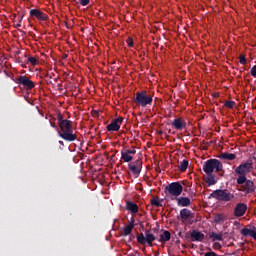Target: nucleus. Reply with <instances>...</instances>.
Returning <instances> with one entry per match:
<instances>
[{
	"instance_id": "1",
	"label": "nucleus",
	"mask_w": 256,
	"mask_h": 256,
	"mask_svg": "<svg viewBox=\"0 0 256 256\" xmlns=\"http://www.w3.org/2000/svg\"><path fill=\"white\" fill-rule=\"evenodd\" d=\"M203 171L206 173L205 181L209 187L217 184V178L213 172L220 173L223 171V163L217 159H209L203 164Z\"/></svg>"
},
{
	"instance_id": "2",
	"label": "nucleus",
	"mask_w": 256,
	"mask_h": 256,
	"mask_svg": "<svg viewBox=\"0 0 256 256\" xmlns=\"http://www.w3.org/2000/svg\"><path fill=\"white\" fill-rule=\"evenodd\" d=\"M58 135L64 141L68 143H73L77 141V135L73 131V121L66 120V122L58 125Z\"/></svg>"
},
{
	"instance_id": "3",
	"label": "nucleus",
	"mask_w": 256,
	"mask_h": 256,
	"mask_svg": "<svg viewBox=\"0 0 256 256\" xmlns=\"http://www.w3.org/2000/svg\"><path fill=\"white\" fill-rule=\"evenodd\" d=\"M253 169V161L248 160L245 163L240 164L236 169L235 173L238 176L237 178V184L238 185H243L246 181L247 178V173H251V170Z\"/></svg>"
},
{
	"instance_id": "4",
	"label": "nucleus",
	"mask_w": 256,
	"mask_h": 256,
	"mask_svg": "<svg viewBox=\"0 0 256 256\" xmlns=\"http://www.w3.org/2000/svg\"><path fill=\"white\" fill-rule=\"evenodd\" d=\"M210 198L216 199V201H224V203H229L235 199V194L231 193L229 189H217L212 191Z\"/></svg>"
},
{
	"instance_id": "5",
	"label": "nucleus",
	"mask_w": 256,
	"mask_h": 256,
	"mask_svg": "<svg viewBox=\"0 0 256 256\" xmlns=\"http://www.w3.org/2000/svg\"><path fill=\"white\" fill-rule=\"evenodd\" d=\"M134 103L140 107H149L153 104V96L148 95L147 91L137 92L134 98Z\"/></svg>"
},
{
	"instance_id": "6",
	"label": "nucleus",
	"mask_w": 256,
	"mask_h": 256,
	"mask_svg": "<svg viewBox=\"0 0 256 256\" xmlns=\"http://www.w3.org/2000/svg\"><path fill=\"white\" fill-rule=\"evenodd\" d=\"M164 193L168 197L171 195L177 199L183 193V185H181V182H172L164 188Z\"/></svg>"
},
{
	"instance_id": "7",
	"label": "nucleus",
	"mask_w": 256,
	"mask_h": 256,
	"mask_svg": "<svg viewBox=\"0 0 256 256\" xmlns=\"http://www.w3.org/2000/svg\"><path fill=\"white\" fill-rule=\"evenodd\" d=\"M157 237L155 234L151 233V230H145V233H140L137 236V241L140 245H145L147 243L148 247H153V241H156Z\"/></svg>"
},
{
	"instance_id": "8",
	"label": "nucleus",
	"mask_w": 256,
	"mask_h": 256,
	"mask_svg": "<svg viewBox=\"0 0 256 256\" xmlns=\"http://www.w3.org/2000/svg\"><path fill=\"white\" fill-rule=\"evenodd\" d=\"M17 85H22L25 89L31 90L35 88V83L25 75H21L13 79Z\"/></svg>"
},
{
	"instance_id": "9",
	"label": "nucleus",
	"mask_w": 256,
	"mask_h": 256,
	"mask_svg": "<svg viewBox=\"0 0 256 256\" xmlns=\"http://www.w3.org/2000/svg\"><path fill=\"white\" fill-rule=\"evenodd\" d=\"M30 17L38 21H49V15L39 9H30Z\"/></svg>"
},
{
	"instance_id": "10",
	"label": "nucleus",
	"mask_w": 256,
	"mask_h": 256,
	"mask_svg": "<svg viewBox=\"0 0 256 256\" xmlns=\"http://www.w3.org/2000/svg\"><path fill=\"white\" fill-rule=\"evenodd\" d=\"M128 169L133 173V175H135V177H138L141 175V169H143V161L138 159L134 162V164L130 163L128 165Z\"/></svg>"
},
{
	"instance_id": "11",
	"label": "nucleus",
	"mask_w": 256,
	"mask_h": 256,
	"mask_svg": "<svg viewBox=\"0 0 256 256\" xmlns=\"http://www.w3.org/2000/svg\"><path fill=\"white\" fill-rule=\"evenodd\" d=\"M121 125H123V117H118L111 121L110 124L106 126L107 131H119L121 129Z\"/></svg>"
},
{
	"instance_id": "12",
	"label": "nucleus",
	"mask_w": 256,
	"mask_h": 256,
	"mask_svg": "<svg viewBox=\"0 0 256 256\" xmlns=\"http://www.w3.org/2000/svg\"><path fill=\"white\" fill-rule=\"evenodd\" d=\"M246 213H247V204L242 202L236 204L233 212L234 217H237V218L243 217V215H245Z\"/></svg>"
},
{
	"instance_id": "13",
	"label": "nucleus",
	"mask_w": 256,
	"mask_h": 256,
	"mask_svg": "<svg viewBox=\"0 0 256 256\" xmlns=\"http://www.w3.org/2000/svg\"><path fill=\"white\" fill-rule=\"evenodd\" d=\"M241 235L243 237H252L256 241V227L248 225L246 228H242L240 230Z\"/></svg>"
},
{
	"instance_id": "14",
	"label": "nucleus",
	"mask_w": 256,
	"mask_h": 256,
	"mask_svg": "<svg viewBox=\"0 0 256 256\" xmlns=\"http://www.w3.org/2000/svg\"><path fill=\"white\" fill-rule=\"evenodd\" d=\"M180 219L182 223H187L189 219H195V214L191 210L183 208L180 210Z\"/></svg>"
},
{
	"instance_id": "15",
	"label": "nucleus",
	"mask_w": 256,
	"mask_h": 256,
	"mask_svg": "<svg viewBox=\"0 0 256 256\" xmlns=\"http://www.w3.org/2000/svg\"><path fill=\"white\" fill-rule=\"evenodd\" d=\"M171 126L176 129V131H183V129L187 128V122H185L182 118H175L171 122Z\"/></svg>"
},
{
	"instance_id": "16",
	"label": "nucleus",
	"mask_w": 256,
	"mask_h": 256,
	"mask_svg": "<svg viewBox=\"0 0 256 256\" xmlns=\"http://www.w3.org/2000/svg\"><path fill=\"white\" fill-rule=\"evenodd\" d=\"M137 153L136 150H129L126 149L124 151H121V159L124 161V163H130V161H133V155Z\"/></svg>"
},
{
	"instance_id": "17",
	"label": "nucleus",
	"mask_w": 256,
	"mask_h": 256,
	"mask_svg": "<svg viewBox=\"0 0 256 256\" xmlns=\"http://www.w3.org/2000/svg\"><path fill=\"white\" fill-rule=\"evenodd\" d=\"M242 191H244V193H255V183L251 180H247L243 183L242 186Z\"/></svg>"
},
{
	"instance_id": "18",
	"label": "nucleus",
	"mask_w": 256,
	"mask_h": 256,
	"mask_svg": "<svg viewBox=\"0 0 256 256\" xmlns=\"http://www.w3.org/2000/svg\"><path fill=\"white\" fill-rule=\"evenodd\" d=\"M190 239L191 241L201 242L203 241V239H205V234H203V232H200L199 230H193L190 233Z\"/></svg>"
},
{
	"instance_id": "19",
	"label": "nucleus",
	"mask_w": 256,
	"mask_h": 256,
	"mask_svg": "<svg viewBox=\"0 0 256 256\" xmlns=\"http://www.w3.org/2000/svg\"><path fill=\"white\" fill-rule=\"evenodd\" d=\"M126 211H130L132 215H137L139 213V206L131 201H126Z\"/></svg>"
},
{
	"instance_id": "20",
	"label": "nucleus",
	"mask_w": 256,
	"mask_h": 256,
	"mask_svg": "<svg viewBox=\"0 0 256 256\" xmlns=\"http://www.w3.org/2000/svg\"><path fill=\"white\" fill-rule=\"evenodd\" d=\"M175 199L178 207H189V205H191V199H189V197H180Z\"/></svg>"
},
{
	"instance_id": "21",
	"label": "nucleus",
	"mask_w": 256,
	"mask_h": 256,
	"mask_svg": "<svg viewBox=\"0 0 256 256\" xmlns=\"http://www.w3.org/2000/svg\"><path fill=\"white\" fill-rule=\"evenodd\" d=\"M135 228V222L131 221L129 225H126L122 231V236L127 237L128 235H131L133 232V229Z\"/></svg>"
},
{
	"instance_id": "22",
	"label": "nucleus",
	"mask_w": 256,
	"mask_h": 256,
	"mask_svg": "<svg viewBox=\"0 0 256 256\" xmlns=\"http://www.w3.org/2000/svg\"><path fill=\"white\" fill-rule=\"evenodd\" d=\"M218 159H225L226 161H235V159H237V155L233 153L224 152L218 156Z\"/></svg>"
},
{
	"instance_id": "23",
	"label": "nucleus",
	"mask_w": 256,
	"mask_h": 256,
	"mask_svg": "<svg viewBox=\"0 0 256 256\" xmlns=\"http://www.w3.org/2000/svg\"><path fill=\"white\" fill-rule=\"evenodd\" d=\"M160 243H167V241H171V232L168 230H164L162 234H160Z\"/></svg>"
},
{
	"instance_id": "24",
	"label": "nucleus",
	"mask_w": 256,
	"mask_h": 256,
	"mask_svg": "<svg viewBox=\"0 0 256 256\" xmlns=\"http://www.w3.org/2000/svg\"><path fill=\"white\" fill-rule=\"evenodd\" d=\"M209 237L212 241H223V233L210 232Z\"/></svg>"
},
{
	"instance_id": "25",
	"label": "nucleus",
	"mask_w": 256,
	"mask_h": 256,
	"mask_svg": "<svg viewBox=\"0 0 256 256\" xmlns=\"http://www.w3.org/2000/svg\"><path fill=\"white\" fill-rule=\"evenodd\" d=\"M187 167H189V160H182L179 166L181 173H185V171H187Z\"/></svg>"
},
{
	"instance_id": "26",
	"label": "nucleus",
	"mask_w": 256,
	"mask_h": 256,
	"mask_svg": "<svg viewBox=\"0 0 256 256\" xmlns=\"http://www.w3.org/2000/svg\"><path fill=\"white\" fill-rule=\"evenodd\" d=\"M225 221V216L223 214H216L214 216V223H223Z\"/></svg>"
},
{
	"instance_id": "27",
	"label": "nucleus",
	"mask_w": 256,
	"mask_h": 256,
	"mask_svg": "<svg viewBox=\"0 0 256 256\" xmlns=\"http://www.w3.org/2000/svg\"><path fill=\"white\" fill-rule=\"evenodd\" d=\"M150 203L153 207H163V204H161L159 198H152Z\"/></svg>"
},
{
	"instance_id": "28",
	"label": "nucleus",
	"mask_w": 256,
	"mask_h": 256,
	"mask_svg": "<svg viewBox=\"0 0 256 256\" xmlns=\"http://www.w3.org/2000/svg\"><path fill=\"white\" fill-rule=\"evenodd\" d=\"M28 63H31L34 67L39 63V59L36 57L30 56L28 57Z\"/></svg>"
},
{
	"instance_id": "29",
	"label": "nucleus",
	"mask_w": 256,
	"mask_h": 256,
	"mask_svg": "<svg viewBox=\"0 0 256 256\" xmlns=\"http://www.w3.org/2000/svg\"><path fill=\"white\" fill-rule=\"evenodd\" d=\"M57 120H58V125H61L62 123H65L66 121H69V120L63 118V114H61V112H59L57 114Z\"/></svg>"
},
{
	"instance_id": "30",
	"label": "nucleus",
	"mask_w": 256,
	"mask_h": 256,
	"mask_svg": "<svg viewBox=\"0 0 256 256\" xmlns=\"http://www.w3.org/2000/svg\"><path fill=\"white\" fill-rule=\"evenodd\" d=\"M224 107H227V109H233V107H235V101H232V100L226 101L224 103Z\"/></svg>"
},
{
	"instance_id": "31",
	"label": "nucleus",
	"mask_w": 256,
	"mask_h": 256,
	"mask_svg": "<svg viewBox=\"0 0 256 256\" xmlns=\"http://www.w3.org/2000/svg\"><path fill=\"white\" fill-rule=\"evenodd\" d=\"M239 63H241V65H247V58H245V55L243 54L240 55Z\"/></svg>"
},
{
	"instance_id": "32",
	"label": "nucleus",
	"mask_w": 256,
	"mask_h": 256,
	"mask_svg": "<svg viewBox=\"0 0 256 256\" xmlns=\"http://www.w3.org/2000/svg\"><path fill=\"white\" fill-rule=\"evenodd\" d=\"M53 75H55V74H47V75H46V81H47V83H49L50 85H53V82L51 81V79H53Z\"/></svg>"
},
{
	"instance_id": "33",
	"label": "nucleus",
	"mask_w": 256,
	"mask_h": 256,
	"mask_svg": "<svg viewBox=\"0 0 256 256\" xmlns=\"http://www.w3.org/2000/svg\"><path fill=\"white\" fill-rule=\"evenodd\" d=\"M78 2H79L80 5H82L83 7H86V5H89V3H91L90 0H78Z\"/></svg>"
},
{
	"instance_id": "34",
	"label": "nucleus",
	"mask_w": 256,
	"mask_h": 256,
	"mask_svg": "<svg viewBox=\"0 0 256 256\" xmlns=\"http://www.w3.org/2000/svg\"><path fill=\"white\" fill-rule=\"evenodd\" d=\"M250 75H252V77L256 78V65H254L251 70H250Z\"/></svg>"
},
{
	"instance_id": "35",
	"label": "nucleus",
	"mask_w": 256,
	"mask_h": 256,
	"mask_svg": "<svg viewBox=\"0 0 256 256\" xmlns=\"http://www.w3.org/2000/svg\"><path fill=\"white\" fill-rule=\"evenodd\" d=\"M221 243H219V242H215L214 244H213V249H216V250H219V249H221Z\"/></svg>"
},
{
	"instance_id": "36",
	"label": "nucleus",
	"mask_w": 256,
	"mask_h": 256,
	"mask_svg": "<svg viewBox=\"0 0 256 256\" xmlns=\"http://www.w3.org/2000/svg\"><path fill=\"white\" fill-rule=\"evenodd\" d=\"M128 47H133V38H128L126 41Z\"/></svg>"
},
{
	"instance_id": "37",
	"label": "nucleus",
	"mask_w": 256,
	"mask_h": 256,
	"mask_svg": "<svg viewBox=\"0 0 256 256\" xmlns=\"http://www.w3.org/2000/svg\"><path fill=\"white\" fill-rule=\"evenodd\" d=\"M50 127H52L53 129H55L56 131L59 132V126H57V125L55 124V122H50Z\"/></svg>"
},
{
	"instance_id": "38",
	"label": "nucleus",
	"mask_w": 256,
	"mask_h": 256,
	"mask_svg": "<svg viewBox=\"0 0 256 256\" xmlns=\"http://www.w3.org/2000/svg\"><path fill=\"white\" fill-rule=\"evenodd\" d=\"M204 256H217V253H215V252H213V251H211V252H206V253L204 254Z\"/></svg>"
},
{
	"instance_id": "39",
	"label": "nucleus",
	"mask_w": 256,
	"mask_h": 256,
	"mask_svg": "<svg viewBox=\"0 0 256 256\" xmlns=\"http://www.w3.org/2000/svg\"><path fill=\"white\" fill-rule=\"evenodd\" d=\"M57 79H59V77L54 78V83H57Z\"/></svg>"
},
{
	"instance_id": "40",
	"label": "nucleus",
	"mask_w": 256,
	"mask_h": 256,
	"mask_svg": "<svg viewBox=\"0 0 256 256\" xmlns=\"http://www.w3.org/2000/svg\"><path fill=\"white\" fill-rule=\"evenodd\" d=\"M60 145H63V141H59Z\"/></svg>"
},
{
	"instance_id": "41",
	"label": "nucleus",
	"mask_w": 256,
	"mask_h": 256,
	"mask_svg": "<svg viewBox=\"0 0 256 256\" xmlns=\"http://www.w3.org/2000/svg\"><path fill=\"white\" fill-rule=\"evenodd\" d=\"M17 27H21V24H17Z\"/></svg>"
}]
</instances>
